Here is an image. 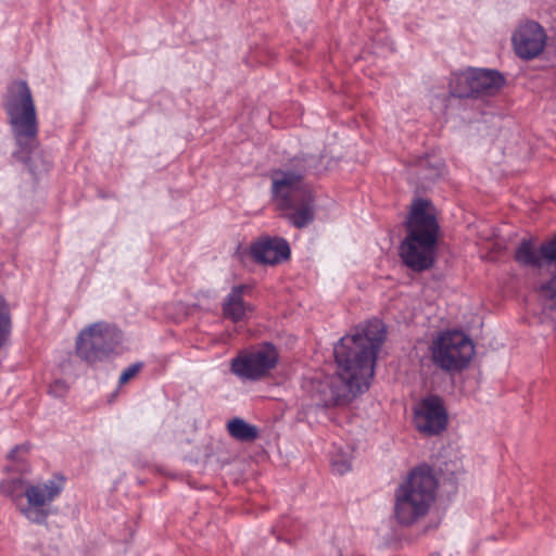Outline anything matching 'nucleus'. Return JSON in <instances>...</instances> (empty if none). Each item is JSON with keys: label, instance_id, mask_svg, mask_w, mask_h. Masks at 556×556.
Returning <instances> with one entry per match:
<instances>
[{"label": "nucleus", "instance_id": "obj_1", "mask_svg": "<svg viewBox=\"0 0 556 556\" xmlns=\"http://www.w3.org/2000/svg\"><path fill=\"white\" fill-rule=\"evenodd\" d=\"M384 334L383 325L371 320L355 333L341 338L334 346L337 375L314 378L304 384L314 405L330 407L345 404L368 390Z\"/></svg>", "mask_w": 556, "mask_h": 556}, {"label": "nucleus", "instance_id": "obj_2", "mask_svg": "<svg viewBox=\"0 0 556 556\" xmlns=\"http://www.w3.org/2000/svg\"><path fill=\"white\" fill-rule=\"evenodd\" d=\"M407 236L399 248L403 263L414 271L429 269L435 257L439 224L430 202L418 199L413 203L407 222Z\"/></svg>", "mask_w": 556, "mask_h": 556}, {"label": "nucleus", "instance_id": "obj_3", "mask_svg": "<svg viewBox=\"0 0 556 556\" xmlns=\"http://www.w3.org/2000/svg\"><path fill=\"white\" fill-rule=\"evenodd\" d=\"M270 179L273 202L283 212V217L299 229L313 223L314 197L304 181V170L274 169Z\"/></svg>", "mask_w": 556, "mask_h": 556}, {"label": "nucleus", "instance_id": "obj_4", "mask_svg": "<svg viewBox=\"0 0 556 556\" xmlns=\"http://www.w3.org/2000/svg\"><path fill=\"white\" fill-rule=\"evenodd\" d=\"M438 482L429 467H417L395 490L394 517L410 526L425 517L435 501Z\"/></svg>", "mask_w": 556, "mask_h": 556}, {"label": "nucleus", "instance_id": "obj_5", "mask_svg": "<svg viewBox=\"0 0 556 556\" xmlns=\"http://www.w3.org/2000/svg\"><path fill=\"white\" fill-rule=\"evenodd\" d=\"M4 110L20 152L30 154L39 146V123L35 101L25 80H17L9 86Z\"/></svg>", "mask_w": 556, "mask_h": 556}, {"label": "nucleus", "instance_id": "obj_6", "mask_svg": "<svg viewBox=\"0 0 556 556\" xmlns=\"http://www.w3.org/2000/svg\"><path fill=\"white\" fill-rule=\"evenodd\" d=\"M515 260L526 267L543 268L547 265L548 277L541 279L535 290L552 309L556 308V236L539 249L531 240L523 239L515 251Z\"/></svg>", "mask_w": 556, "mask_h": 556}, {"label": "nucleus", "instance_id": "obj_7", "mask_svg": "<svg viewBox=\"0 0 556 556\" xmlns=\"http://www.w3.org/2000/svg\"><path fill=\"white\" fill-rule=\"evenodd\" d=\"M433 364L447 372L465 369L475 355V345L462 331L441 332L430 346Z\"/></svg>", "mask_w": 556, "mask_h": 556}, {"label": "nucleus", "instance_id": "obj_8", "mask_svg": "<svg viewBox=\"0 0 556 556\" xmlns=\"http://www.w3.org/2000/svg\"><path fill=\"white\" fill-rule=\"evenodd\" d=\"M121 343V331L106 323L99 321L84 328L76 339L77 356L89 365L109 358Z\"/></svg>", "mask_w": 556, "mask_h": 556}, {"label": "nucleus", "instance_id": "obj_9", "mask_svg": "<svg viewBox=\"0 0 556 556\" xmlns=\"http://www.w3.org/2000/svg\"><path fill=\"white\" fill-rule=\"evenodd\" d=\"M65 488V477L54 473L45 481L28 483L25 490L24 506H20V513L29 522L45 525L51 514L52 503L62 494Z\"/></svg>", "mask_w": 556, "mask_h": 556}, {"label": "nucleus", "instance_id": "obj_10", "mask_svg": "<svg viewBox=\"0 0 556 556\" xmlns=\"http://www.w3.org/2000/svg\"><path fill=\"white\" fill-rule=\"evenodd\" d=\"M278 351L266 343L261 348L240 353L230 363V370L241 379L256 381L264 378L278 363Z\"/></svg>", "mask_w": 556, "mask_h": 556}, {"label": "nucleus", "instance_id": "obj_11", "mask_svg": "<svg viewBox=\"0 0 556 556\" xmlns=\"http://www.w3.org/2000/svg\"><path fill=\"white\" fill-rule=\"evenodd\" d=\"M414 424L418 431L435 435L445 430L447 413L443 401L438 395L425 397L415 408Z\"/></svg>", "mask_w": 556, "mask_h": 556}, {"label": "nucleus", "instance_id": "obj_12", "mask_svg": "<svg viewBox=\"0 0 556 556\" xmlns=\"http://www.w3.org/2000/svg\"><path fill=\"white\" fill-rule=\"evenodd\" d=\"M546 34L544 28L536 22H527L519 26L513 35L515 52L523 60L536 58L545 48Z\"/></svg>", "mask_w": 556, "mask_h": 556}, {"label": "nucleus", "instance_id": "obj_13", "mask_svg": "<svg viewBox=\"0 0 556 556\" xmlns=\"http://www.w3.org/2000/svg\"><path fill=\"white\" fill-rule=\"evenodd\" d=\"M249 252L253 261L263 265H276L290 257L288 242L278 237H262L251 243Z\"/></svg>", "mask_w": 556, "mask_h": 556}, {"label": "nucleus", "instance_id": "obj_14", "mask_svg": "<svg viewBox=\"0 0 556 556\" xmlns=\"http://www.w3.org/2000/svg\"><path fill=\"white\" fill-rule=\"evenodd\" d=\"M251 290L249 285L233 286L223 300V316L232 323L248 319L254 312V306L244 300V295Z\"/></svg>", "mask_w": 556, "mask_h": 556}, {"label": "nucleus", "instance_id": "obj_15", "mask_svg": "<svg viewBox=\"0 0 556 556\" xmlns=\"http://www.w3.org/2000/svg\"><path fill=\"white\" fill-rule=\"evenodd\" d=\"M476 97L492 96L497 92L505 83L504 77L492 70L472 68Z\"/></svg>", "mask_w": 556, "mask_h": 556}, {"label": "nucleus", "instance_id": "obj_16", "mask_svg": "<svg viewBox=\"0 0 556 556\" xmlns=\"http://www.w3.org/2000/svg\"><path fill=\"white\" fill-rule=\"evenodd\" d=\"M472 68L454 73L450 83L451 94L457 98L476 97Z\"/></svg>", "mask_w": 556, "mask_h": 556}, {"label": "nucleus", "instance_id": "obj_17", "mask_svg": "<svg viewBox=\"0 0 556 556\" xmlns=\"http://www.w3.org/2000/svg\"><path fill=\"white\" fill-rule=\"evenodd\" d=\"M26 485H28V482L22 478L2 480L0 482V494L9 497L20 511V506H24Z\"/></svg>", "mask_w": 556, "mask_h": 556}, {"label": "nucleus", "instance_id": "obj_18", "mask_svg": "<svg viewBox=\"0 0 556 556\" xmlns=\"http://www.w3.org/2000/svg\"><path fill=\"white\" fill-rule=\"evenodd\" d=\"M227 429L239 441H253L257 438V428L238 417L228 421Z\"/></svg>", "mask_w": 556, "mask_h": 556}, {"label": "nucleus", "instance_id": "obj_19", "mask_svg": "<svg viewBox=\"0 0 556 556\" xmlns=\"http://www.w3.org/2000/svg\"><path fill=\"white\" fill-rule=\"evenodd\" d=\"M12 331V316L8 302L0 295V350L7 344Z\"/></svg>", "mask_w": 556, "mask_h": 556}, {"label": "nucleus", "instance_id": "obj_20", "mask_svg": "<svg viewBox=\"0 0 556 556\" xmlns=\"http://www.w3.org/2000/svg\"><path fill=\"white\" fill-rule=\"evenodd\" d=\"M142 363H135L128 366L123 370V372L119 376V384H125L130 379L137 376V374L141 370Z\"/></svg>", "mask_w": 556, "mask_h": 556}, {"label": "nucleus", "instance_id": "obj_21", "mask_svg": "<svg viewBox=\"0 0 556 556\" xmlns=\"http://www.w3.org/2000/svg\"><path fill=\"white\" fill-rule=\"evenodd\" d=\"M332 467L334 471L342 475L351 469V464L349 462L332 460Z\"/></svg>", "mask_w": 556, "mask_h": 556}, {"label": "nucleus", "instance_id": "obj_22", "mask_svg": "<svg viewBox=\"0 0 556 556\" xmlns=\"http://www.w3.org/2000/svg\"><path fill=\"white\" fill-rule=\"evenodd\" d=\"M20 451L27 452L28 446L26 444L16 445L8 455V458L11 460L17 459L16 455Z\"/></svg>", "mask_w": 556, "mask_h": 556}]
</instances>
